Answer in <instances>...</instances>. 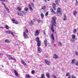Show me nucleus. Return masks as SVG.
Masks as SVG:
<instances>
[{"instance_id": "f257e3e1", "label": "nucleus", "mask_w": 78, "mask_h": 78, "mask_svg": "<svg viewBox=\"0 0 78 78\" xmlns=\"http://www.w3.org/2000/svg\"><path fill=\"white\" fill-rule=\"evenodd\" d=\"M56 19H57V18L55 16L51 17V23L52 24L51 25V28L53 33H55L53 26L56 27Z\"/></svg>"}, {"instance_id": "f03ea898", "label": "nucleus", "mask_w": 78, "mask_h": 78, "mask_svg": "<svg viewBox=\"0 0 78 78\" xmlns=\"http://www.w3.org/2000/svg\"><path fill=\"white\" fill-rule=\"evenodd\" d=\"M62 10L61 9L59 8H57V13L58 14H59L60 15H62Z\"/></svg>"}, {"instance_id": "7ed1b4c3", "label": "nucleus", "mask_w": 78, "mask_h": 78, "mask_svg": "<svg viewBox=\"0 0 78 78\" xmlns=\"http://www.w3.org/2000/svg\"><path fill=\"white\" fill-rule=\"evenodd\" d=\"M39 33H40V30H37L35 32V33L34 34V36H37L39 35Z\"/></svg>"}, {"instance_id": "20e7f679", "label": "nucleus", "mask_w": 78, "mask_h": 78, "mask_svg": "<svg viewBox=\"0 0 78 78\" xmlns=\"http://www.w3.org/2000/svg\"><path fill=\"white\" fill-rule=\"evenodd\" d=\"M45 62L47 65L48 66H50L51 64V62H50L48 60L45 59L44 60Z\"/></svg>"}, {"instance_id": "39448f33", "label": "nucleus", "mask_w": 78, "mask_h": 78, "mask_svg": "<svg viewBox=\"0 0 78 78\" xmlns=\"http://www.w3.org/2000/svg\"><path fill=\"white\" fill-rule=\"evenodd\" d=\"M53 57V59H58V58H59V56H58L56 54H55L54 55Z\"/></svg>"}, {"instance_id": "423d86ee", "label": "nucleus", "mask_w": 78, "mask_h": 78, "mask_svg": "<svg viewBox=\"0 0 78 78\" xmlns=\"http://www.w3.org/2000/svg\"><path fill=\"white\" fill-rule=\"evenodd\" d=\"M28 7L29 8L30 11L31 12H33V9L30 4H28Z\"/></svg>"}, {"instance_id": "0eeeda50", "label": "nucleus", "mask_w": 78, "mask_h": 78, "mask_svg": "<svg viewBox=\"0 0 78 78\" xmlns=\"http://www.w3.org/2000/svg\"><path fill=\"white\" fill-rule=\"evenodd\" d=\"M12 21L13 22V23H15V24H19V23L18 21L16 20H15L14 19H12Z\"/></svg>"}, {"instance_id": "6e6552de", "label": "nucleus", "mask_w": 78, "mask_h": 78, "mask_svg": "<svg viewBox=\"0 0 78 78\" xmlns=\"http://www.w3.org/2000/svg\"><path fill=\"white\" fill-rule=\"evenodd\" d=\"M23 36L25 38H28V36L27 34L25 32H23Z\"/></svg>"}, {"instance_id": "1a4fd4ad", "label": "nucleus", "mask_w": 78, "mask_h": 78, "mask_svg": "<svg viewBox=\"0 0 78 78\" xmlns=\"http://www.w3.org/2000/svg\"><path fill=\"white\" fill-rule=\"evenodd\" d=\"M50 11H51V12L53 14H56V13L55 12V11L53 10V9L52 8L50 9Z\"/></svg>"}, {"instance_id": "9d476101", "label": "nucleus", "mask_w": 78, "mask_h": 78, "mask_svg": "<svg viewBox=\"0 0 78 78\" xmlns=\"http://www.w3.org/2000/svg\"><path fill=\"white\" fill-rule=\"evenodd\" d=\"M14 72L15 73V75L16 76H19V73H18L17 72V71H16V69H14Z\"/></svg>"}, {"instance_id": "9b49d317", "label": "nucleus", "mask_w": 78, "mask_h": 78, "mask_svg": "<svg viewBox=\"0 0 78 78\" xmlns=\"http://www.w3.org/2000/svg\"><path fill=\"white\" fill-rule=\"evenodd\" d=\"M52 7L53 8L54 10H55V11L56 10V5L55 4V3H53L52 5Z\"/></svg>"}, {"instance_id": "f8f14e48", "label": "nucleus", "mask_w": 78, "mask_h": 78, "mask_svg": "<svg viewBox=\"0 0 78 78\" xmlns=\"http://www.w3.org/2000/svg\"><path fill=\"white\" fill-rule=\"evenodd\" d=\"M41 44V41H37V46L38 47H40Z\"/></svg>"}, {"instance_id": "ddd939ff", "label": "nucleus", "mask_w": 78, "mask_h": 78, "mask_svg": "<svg viewBox=\"0 0 78 78\" xmlns=\"http://www.w3.org/2000/svg\"><path fill=\"white\" fill-rule=\"evenodd\" d=\"M75 61H76V59H73L72 60L71 63H72V64H75L76 62H75Z\"/></svg>"}, {"instance_id": "4468645a", "label": "nucleus", "mask_w": 78, "mask_h": 78, "mask_svg": "<svg viewBox=\"0 0 78 78\" xmlns=\"http://www.w3.org/2000/svg\"><path fill=\"white\" fill-rule=\"evenodd\" d=\"M25 78H31V76L29 74H27L26 75Z\"/></svg>"}, {"instance_id": "2eb2a0df", "label": "nucleus", "mask_w": 78, "mask_h": 78, "mask_svg": "<svg viewBox=\"0 0 78 78\" xmlns=\"http://www.w3.org/2000/svg\"><path fill=\"white\" fill-rule=\"evenodd\" d=\"M37 51H38V53H41L42 51V49H41V48L37 47Z\"/></svg>"}, {"instance_id": "dca6fc26", "label": "nucleus", "mask_w": 78, "mask_h": 78, "mask_svg": "<svg viewBox=\"0 0 78 78\" xmlns=\"http://www.w3.org/2000/svg\"><path fill=\"white\" fill-rule=\"evenodd\" d=\"M47 40L46 39H45V40L44 41V45H45V46L47 47Z\"/></svg>"}, {"instance_id": "f3484780", "label": "nucleus", "mask_w": 78, "mask_h": 78, "mask_svg": "<svg viewBox=\"0 0 78 78\" xmlns=\"http://www.w3.org/2000/svg\"><path fill=\"white\" fill-rule=\"evenodd\" d=\"M55 4L58 5V3H59L60 2V1L59 0H55Z\"/></svg>"}, {"instance_id": "a211bd4d", "label": "nucleus", "mask_w": 78, "mask_h": 78, "mask_svg": "<svg viewBox=\"0 0 78 78\" xmlns=\"http://www.w3.org/2000/svg\"><path fill=\"white\" fill-rule=\"evenodd\" d=\"M30 24L31 26H32V25H34V21H33L32 20H31L30 21Z\"/></svg>"}, {"instance_id": "6ab92c4d", "label": "nucleus", "mask_w": 78, "mask_h": 78, "mask_svg": "<svg viewBox=\"0 0 78 78\" xmlns=\"http://www.w3.org/2000/svg\"><path fill=\"white\" fill-rule=\"evenodd\" d=\"M35 41H36V42H38L39 41H40V40H39V37H37L35 38Z\"/></svg>"}, {"instance_id": "aec40b11", "label": "nucleus", "mask_w": 78, "mask_h": 78, "mask_svg": "<svg viewBox=\"0 0 78 78\" xmlns=\"http://www.w3.org/2000/svg\"><path fill=\"white\" fill-rule=\"evenodd\" d=\"M21 62L23 64V65H24L25 66H27V64H25V62L23 61L22 60H21Z\"/></svg>"}, {"instance_id": "412c9836", "label": "nucleus", "mask_w": 78, "mask_h": 78, "mask_svg": "<svg viewBox=\"0 0 78 78\" xmlns=\"http://www.w3.org/2000/svg\"><path fill=\"white\" fill-rule=\"evenodd\" d=\"M73 12L74 16H76V14H77V12L76 11V10H74Z\"/></svg>"}, {"instance_id": "4be33fe9", "label": "nucleus", "mask_w": 78, "mask_h": 78, "mask_svg": "<svg viewBox=\"0 0 78 78\" xmlns=\"http://www.w3.org/2000/svg\"><path fill=\"white\" fill-rule=\"evenodd\" d=\"M53 35H54L53 34H52L51 35V36L52 39L53 40V41H54V40H55V38H54V36Z\"/></svg>"}, {"instance_id": "5701e85b", "label": "nucleus", "mask_w": 78, "mask_h": 78, "mask_svg": "<svg viewBox=\"0 0 78 78\" xmlns=\"http://www.w3.org/2000/svg\"><path fill=\"white\" fill-rule=\"evenodd\" d=\"M6 10H7V11H8V13H9V9H8V8L6 7V6H5V7Z\"/></svg>"}, {"instance_id": "b1692460", "label": "nucleus", "mask_w": 78, "mask_h": 78, "mask_svg": "<svg viewBox=\"0 0 78 78\" xmlns=\"http://www.w3.org/2000/svg\"><path fill=\"white\" fill-rule=\"evenodd\" d=\"M72 37L73 39H75V35L74 34H73L72 36Z\"/></svg>"}, {"instance_id": "393cba45", "label": "nucleus", "mask_w": 78, "mask_h": 78, "mask_svg": "<svg viewBox=\"0 0 78 78\" xmlns=\"http://www.w3.org/2000/svg\"><path fill=\"white\" fill-rule=\"evenodd\" d=\"M41 19H43V18H44V14H43V13H41Z\"/></svg>"}, {"instance_id": "a878e982", "label": "nucleus", "mask_w": 78, "mask_h": 78, "mask_svg": "<svg viewBox=\"0 0 78 78\" xmlns=\"http://www.w3.org/2000/svg\"><path fill=\"white\" fill-rule=\"evenodd\" d=\"M46 76L47 77V78H50V75L49 74H46Z\"/></svg>"}, {"instance_id": "bb28decb", "label": "nucleus", "mask_w": 78, "mask_h": 78, "mask_svg": "<svg viewBox=\"0 0 78 78\" xmlns=\"http://www.w3.org/2000/svg\"><path fill=\"white\" fill-rule=\"evenodd\" d=\"M41 78H45V75L43 74L41 75Z\"/></svg>"}, {"instance_id": "cd10ccee", "label": "nucleus", "mask_w": 78, "mask_h": 78, "mask_svg": "<svg viewBox=\"0 0 78 78\" xmlns=\"http://www.w3.org/2000/svg\"><path fill=\"white\" fill-rule=\"evenodd\" d=\"M31 4L32 6L33 7V8H34V3L33 2H31Z\"/></svg>"}, {"instance_id": "c85d7f7f", "label": "nucleus", "mask_w": 78, "mask_h": 78, "mask_svg": "<svg viewBox=\"0 0 78 78\" xmlns=\"http://www.w3.org/2000/svg\"><path fill=\"white\" fill-rule=\"evenodd\" d=\"M37 22L38 23H42V21L41 20H39L37 21Z\"/></svg>"}, {"instance_id": "c756f323", "label": "nucleus", "mask_w": 78, "mask_h": 78, "mask_svg": "<svg viewBox=\"0 0 78 78\" xmlns=\"http://www.w3.org/2000/svg\"><path fill=\"white\" fill-rule=\"evenodd\" d=\"M6 33H7V34H11V31H8L6 32Z\"/></svg>"}, {"instance_id": "7c9ffc66", "label": "nucleus", "mask_w": 78, "mask_h": 78, "mask_svg": "<svg viewBox=\"0 0 78 78\" xmlns=\"http://www.w3.org/2000/svg\"><path fill=\"white\" fill-rule=\"evenodd\" d=\"M34 73H35V71H34V70H33L31 72V74H34Z\"/></svg>"}, {"instance_id": "2f4dec72", "label": "nucleus", "mask_w": 78, "mask_h": 78, "mask_svg": "<svg viewBox=\"0 0 78 78\" xmlns=\"http://www.w3.org/2000/svg\"><path fill=\"white\" fill-rule=\"evenodd\" d=\"M5 42H6V43H9L10 41H9V40H6L5 41Z\"/></svg>"}, {"instance_id": "473e14b6", "label": "nucleus", "mask_w": 78, "mask_h": 78, "mask_svg": "<svg viewBox=\"0 0 78 78\" xmlns=\"http://www.w3.org/2000/svg\"><path fill=\"white\" fill-rule=\"evenodd\" d=\"M10 59H11V60H14V61H16V60L15 58H13L12 57H11L10 58Z\"/></svg>"}, {"instance_id": "72a5a7b5", "label": "nucleus", "mask_w": 78, "mask_h": 78, "mask_svg": "<svg viewBox=\"0 0 78 78\" xmlns=\"http://www.w3.org/2000/svg\"><path fill=\"white\" fill-rule=\"evenodd\" d=\"M75 5L76 6H77V5H78V2L77 1H76V3H75Z\"/></svg>"}, {"instance_id": "f704fd0d", "label": "nucleus", "mask_w": 78, "mask_h": 78, "mask_svg": "<svg viewBox=\"0 0 78 78\" xmlns=\"http://www.w3.org/2000/svg\"><path fill=\"white\" fill-rule=\"evenodd\" d=\"M58 43L59 44V46H61V47L62 46V43L60 42H59Z\"/></svg>"}, {"instance_id": "c9c22d12", "label": "nucleus", "mask_w": 78, "mask_h": 78, "mask_svg": "<svg viewBox=\"0 0 78 78\" xmlns=\"http://www.w3.org/2000/svg\"><path fill=\"white\" fill-rule=\"evenodd\" d=\"M5 28L7 29V30H9V26L8 25L5 26Z\"/></svg>"}, {"instance_id": "e433bc0d", "label": "nucleus", "mask_w": 78, "mask_h": 78, "mask_svg": "<svg viewBox=\"0 0 78 78\" xmlns=\"http://www.w3.org/2000/svg\"><path fill=\"white\" fill-rule=\"evenodd\" d=\"M76 29H75L73 30V33H76Z\"/></svg>"}, {"instance_id": "4c0bfd02", "label": "nucleus", "mask_w": 78, "mask_h": 78, "mask_svg": "<svg viewBox=\"0 0 78 78\" xmlns=\"http://www.w3.org/2000/svg\"><path fill=\"white\" fill-rule=\"evenodd\" d=\"M17 8H18V9L19 11H21V10H22V9H21V8L20 7H18Z\"/></svg>"}, {"instance_id": "58836bf2", "label": "nucleus", "mask_w": 78, "mask_h": 78, "mask_svg": "<svg viewBox=\"0 0 78 78\" xmlns=\"http://www.w3.org/2000/svg\"><path fill=\"white\" fill-rule=\"evenodd\" d=\"M24 9H25V10L26 11H28V8L27 7H25L24 8Z\"/></svg>"}, {"instance_id": "ea45409f", "label": "nucleus", "mask_w": 78, "mask_h": 78, "mask_svg": "<svg viewBox=\"0 0 78 78\" xmlns=\"http://www.w3.org/2000/svg\"><path fill=\"white\" fill-rule=\"evenodd\" d=\"M2 5L4 6L5 7H6V5H5V3H4V2H2Z\"/></svg>"}, {"instance_id": "a19ab883", "label": "nucleus", "mask_w": 78, "mask_h": 78, "mask_svg": "<svg viewBox=\"0 0 78 78\" xmlns=\"http://www.w3.org/2000/svg\"><path fill=\"white\" fill-rule=\"evenodd\" d=\"M69 74H70V73H67L66 75V76H70Z\"/></svg>"}, {"instance_id": "79ce46f5", "label": "nucleus", "mask_w": 78, "mask_h": 78, "mask_svg": "<svg viewBox=\"0 0 78 78\" xmlns=\"http://www.w3.org/2000/svg\"><path fill=\"white\" fill-rule=\"evenodd\" d=\"M25 31V33H28V29H26Z\"/></svg>"}, {"instance_id": "37998d69", "label": "nucleus", "mask_w": 78, "mask_h": 78, "mask_svg": "<svg viewBox=\"0 0 78 78\" xmlns=\"http://www.w3.org/2000/svg\"><path fill=\"white\" fill-rule=\"evenodd\" d=\"M48 12H47L45 14V16H48Z\"/></svg>"}, {"instance_id": "c03bdc74", "label": "nucleus", "mask_w": 78, "mask_h": 78, "mask_svg": "<svg viewBox=\"0 0 78 78\" xmlns=\"http://www.w3.org/2000/svg\"><path fill=\"white\" fill-rule=\"evenodd\" d=\"M75 64H76V66H78V61H76Z\"/></svg>"}, {"instance_id": "a18cd8bd", "label": "nucleus", "mask_w": 78, "mask_h": 78, "mask_svg": "<svg viewBox=\"0 0 78 78\" xmlns=\"http://www.w3.org/2000/svg\"><path fill=\"white\" fill-rule=\"evenodd\" d=\"M45 8H46V6H45V5H44V6H43L42 8V9H45Z\"/></svg>"}, {"instance_id": "49530a36", "label": "nucleus", "mask_w": 78, "mask_h": 78, "mask_svg": "<svg viewBox=\"0 0 78 78\" xmlns=\"http://www.w3.org/2000/svg\"><path fill=\"white\" fill-rule=\"evenodd\" d=\"M3 14H4L5 15L6 13V11L4 10V12H3Z\"/></svg>"}, {"instance_id": "de8ad7c7", "label": "nucleus", "mask_w": 78, "mask_h": 78, "mask_svg": "<svg viewBox=\"0 0 78 78\" xmlns=\"http://www.w3.org/2000/svg\"><path fill=\"white\" fill-rule=\"evenodd\" d=\"M22 13L23 14H25H25H26V12H25V11H23L22 12Z\"/></svg>"}, {"instance_id": "09e8293b", "label": "nucleus", "mask_w": 78, "mask_h": 78, "mask_svg": "<svg viewBox=\"0 0 78 78\" xmlns=\"http://www.w3.org/2000/svg\"><path fill=\"white\" fill-rule=\"evenodd\" d=\"M71 78H76V77L75 76H74V75H73L72 76Z\"/></svg>"}, {"instance_id": "8fccbe9b", "label": "nucleus", "mask_w": 78, "mask_h": 78, "mask_svg": "<svg viewBox=\"0 0 78 78\" xmlns=\"http://www.w3.org/2000/svg\"><path fill=\"white\" fill-rule=\"evenodd\" d=\"M10 34H12V36H14V34L13 33V32H11Z\"/></svg>"}, {"instance_id": "3c124183", "label": "nucleus", "mask_w": 78, "mask_h": 78, "mask_svg": "<svg viewBox=\"0 0 78 78\" xmlns=\"http://www.w3.org/2000/svg\"><path fill=\"white\" fill-rule=\"evenodd\" d=\"M64 20H67V17H65L63 19Z\"/></svg>"}, {"instance_id": "603ef678", "label": "nucleus", "mask_w": 78, "mask_h": 78, "mask_svg": "<svg viewBox=\"0 0 78 78\" xmlns=\"http://www.w3.org/2000/svg\"><path fill=\"white\" fill-rule=\"evenodd\" d=\"M75 55L76 56H78V52H76V53H75Z\"/></svg>"}, {"instance_id": "864d4df0", "label": "nucleus", "mask_w": 78, "mask_h": 78, "mask_svg": "<svg viewBox=\"0 0 78 78\" xmlns=\"http://www.w3.org/2000/svg\"><path fill=\"white\" fill-rule=\"evenodd\" d=\"M74 41H75V40H70L71 42H73Z\"/></svg>"}, {"instance_id": "5fc2aeb1", "label": "nucleus", "mask_w": 78, "mask_h": 78, "mask_svg": "<svg viewBox=\"0 0 78 78\" xmlns=\"http://www.w3.org/2000/svg\"><path fill=\"white\" fill-rule=\"evenodd\" d=\"M17 14H18V16H21L20 13L18 12L17 13Z\"/></svg>"}, {"instance_id": "6e6d98bb", "label": "nucleus", "mask_w": 78, "mask_h": 78, "mask_svg": "<svg viewBox=\"0 0 78 78\" xmlns=\"http://www.w3.org/2000/svg\"><path fill=\"white\" fill-rule=\"evenodd\" d=\"M1 2H6V0H0Z\"/></svg>"}, {"instance_id": "4d7b16f0", "label": "nucleus", "mask_w": 78, "mask_h": 78, "mask_svg": "<svg viewBox=\"0 0 78 78\" xmlns=\"http://www.w3.org/2000/svg\"><path fill=\"white\" fill-rule=\"evenodd\" d=\"M0 55L1 56H3V54L2 53H0Z\"/></svg>"}, {"instance_id": "13d9d810", "label": "nucleus", "mask_w": 78, "mask_h": 78, "mask_svg": "<svg viewBox=\"0 0 78 78\" xmlns=\"http://www.w3.org/2000/svg\"><path fill=\"white\" fill-rule=\"evenodd\" d=\"M64 16L65 17H67V16H66V14H64Z\"/></svg>"}, {"instance_id": "bf43d9fd", "label": "nucleus", "mask_w": 78, "mask_h": 78, "mask_svg": "<svg viewBox=\"0 0 78 78\" xmlns=\"http://www.w3.org/2000/svg\"><path fill=\"white\" fill-rule=\"evenodd\" d=\"M20 14L21 15V16H23V14H22V13H20Z\"/></svg>"}, {"instance_id": "052dcab7", "label": "nucleus", "mask_w": 78, "mask_h": 78, "mask_svg": "<svg viewBox=\"0 0 78 78\" xmlns=\"http://www.w3.org/2000/svg\"><path fill=\"white\" fill-rule=\"evenodd\" d=\"M68 78H71V76H69Z\"/></svg>"}, {"instance_id": "680f3d73", "label": "nucleus", "mask_w": 78, "mask_h": 78, "mask_svg": "<svg viewBox=\"0 0 78 78\" xmlns=\"http://www.w3.org/2000/svg\"><path fill=\"white\" fill-rule=\"evenodd\" d=\"M7 56H8L9 57H11V56L10 55H7Z\"/></svg>"}, {"instance_id": "e2e57ef3", "label": "nucleus", "mask_w": 78, "mask_h": 78, "mask_svg": "<svg viewBox=\"0 0 78 78\" xmlns=\"http://www.w3.org/2000/svg\"><path fill=\"white\" fill-rule=\"evenodd\" d=\"M44 34H45V31H44Z\"/></svg>"}, {"instance_id": "0e129e2a", "label": "nucleus", "mask_w": 78, "mask_h": 78, "mask_svg": "<svg viewBox=\"0 0 78 78\" xmlns=\"http://www.w3.org/2000/svg\"><path fill=\"white\" fill-rule=\"evenodd\" d=\"M1 28H2V29H3L4 28L2 27H0Z\"/></svg>"}, {"instance_id": "69168bd1", "label": "nucleus", "mask_w": 78, "mask_h": 78, "mask_svg": "<svg viewBox=\"0 0 78 78\" xmlns=\"http://www.w3.org/2000/svg\"><path fill=\"white\" fill-rule=\"evenodd\" d=\"M2 67H3V68H4V66H3V65H2Z\"/></svg>"}, {"instance_id": "338daca9", "label": "nucleus", "mask_w": 78, "mask_h": 78, "mask_svg": "<svg viewBox=\"0 0 78 78\" xmlns=\"http://www.w3.org/2000/svg\"><path fill=\"white\" fill-rule=\"evenodd\" d=\"M33 20H34H34H35V19L34 18Z\"/></svg>"}, {"instance_id": "774afa93", "label": "nucleus", "mask_w": 78, "mask_h": 78, "mask_svg": "<svg viewBox=\"0 0 78 78\" xmlns=\"http://www.w3.org/2000/svg\"><path fill=\"white\" fill-rule=\"evenodd\" d=\"M33 2H34V0H33Z\"/></svg>"}]
</instances>
